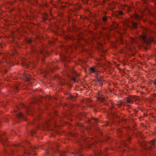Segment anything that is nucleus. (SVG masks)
I'll list each match as a JSON object with an SVG mask.
<instances>
[{
	"label": "nucleus",
	"mask_w": 156,
	"mask_h": 156,
	"mask_svg": "<svg viewBox=\"0 0 156 156\" xmlns=\"http://www.w3.org/2000/svg\"><path fill=\"white\" fill-rule=\"evenodd\" d=\"M139 38L144 43L147 44L153 41V39L149 37L147 34L144 32H143L142 34L139 36Z\"/></svg>",
	"instance_id": "1"
},
{
	"label": "nucleus",
	"mask_w": 156,
	"mask_h": 156,
	"mask_svg": "<svg viewBox=\"0 0 156 156\" xmlns=\"http://www.w3.org/2000/svg\"><path fill=\"white\" fill-rule=\"evenodd\" d=\"M40 147H37L36 146H31V147L29 149L26 148L24 147L22 145V148H23V152L25 154H30L31 153L30 152V151L31 150L33 151L35 150H37V149H39Z\"/></svg>",
	"instance_id": "2"
},
{
	"label": "nucleus",
	"mask_w": 156,
	"mask_h": 156,
	"mask_svg": "<svg viewBox=\"0 0 156 156\" xmlns=\"http://www.w3.org/2000/svg\"><path fill=\"white\" fill-rule=\"evenodd\" d=\"M23 107L25 108L28 114H30V112H32L33 110L32 104H30L27 106L23 105Z\"/></svg>",
	"instance_id": "3"
},
{
	"label": "nucleus",
	"mask_w": 156,
	"mask_h": 156,
	"mask_svg": "<svg viewBox=\"0 0 156 156\" xmlns=\"http://www.w3.org/2000/svg\"><path fill=\"white\" fill-rule=\"evenodd\" d=\"M156 145V142L153 140L149 142L147 145L148 149L149 150H152L153 146Z\"/></svg>",
	"instance_id": "4"
},
{
	"label": "nucleus",
	"mask_w": 156,
	"mask_h": 156,
	"mask_svg": "<svg viewBox=\"0 0 156 156\" xmlns=\"http://www.w3.org/2000/svg\"><path fill=\"white\" fill-rule=\"evenodd\" d=\"M22 145H20V146L18 144H15V145H14V146H13L12 147V149L11 150V153H14V150H13V149H15H15H16V150L17 149V150H18V149H17L18 148L20 149V148L21 147L22 148Z\"/></svg>",
	"instance_id": "5"
},
{
	"label": "nucleus",
	"mask_w": 156,
	"mask_h": 156,
	"mask_svg": "<svg viewBox=\"0 0 156 156\" xmlns=\"http://www.w3.org/2000/svg\"><path fill=\"white\" fill-rule=\"evenodd\" d=\"M0 138L2 143L4 144V145H6L7 144V141L6 138H3L1 136H0Z\"/></svg>",
	"instance_id": "6"
},
{
	"label": "nucleus",
	"mask_w": 156,
	"mask_h": 156,
	"mask_svg": "<svg viewBox=\"0 0 156 156\" xmlns=\"http://www.w3.org/2000/svg\"><path fill=\"white\" fill-rule=\"evenodd\" d=\"M17 117L19 119H24L25 117L22 113L20 112L17 115Z\"/></svg>",
	"instance_id": "7"
},
{
	"label": "nucleus",
	"mask_w": 156,
	"mask_h": 156,
	"mask_svg": "<svg viewBox=\"0 0 156 156\" xmlns=\"http://www.w3.org/2000/svg\"><path fill=\"white\" fill-rule=\"evenodd\" d=\"M90 70L91 73H94L95 74L98 75V72L93 67L90 68Z\"/></svg>",
	"instance_id": "8"
},
{
	"label": "nucleus",
	"mask_w": 156,
	"mask_h": 156,
	"mask_svg": "<svg viewBox=\"0 0 156 156\" xmlns=\"http://www.w3.org/2000/svg\"><path fill=\"white\" fill-rule=\"evenodd\" d=\"M102 20L105 23H106L107 21L108 20V18L107 16H103L102 17Z\"/></svg>",
	"instance_id": "9"
},
{
	"label": "nucleus",
	"mask_w": 156,
	"mask_h": 156,
	"mask_svg": "<svg viewBox=\"0 0 156 156\" xmlns=\"http://www.w3.org/2000/svg\"><path fill=\"white\" fill-rule=\"evenodd\" d=\"M25 78H26V80L27 81H29L30 80V75H25Z\"/></svg>",
	"instance_id": "10"
},
{
	"label": "nucleus",
	"mask_w": 156,
	"mask_h": 156,
	"mask_svg": "<svg viewBox=\"0 0 156 156\" xmlns=\"http://www.w3.org/2000/svg\"><path fill=\"white\" fill-rule=\"evenodd\" d=\"M97 82H98L100 84L102 85V82L101 80L99 78H97Z\"/></svg>",
	"instance_id": "11"
},
{
	"label": "nucleus",
	"mask_w": 156,
	"mask_h": 156,
	"mask_svg": "<svg viewBox=\"0 0 156 156\" xmlns=\"http://www.w3.org/2000/svg\"><path fill=\"white\" fill-rule=\"evenodd\" d=\"M132 25L134 28H136V27L137 24L136 23H132Z\"/></svg>",
	"instance_id": "12"
},
{
	"label": "nucleus",
	"mask_w": 156,
	"mask_h": 156,
	"mask_svg": "<svg viewBox=\"0 0 156 156\" xmlns=\"http://www.w3.org/2000/svg\"><path fill=\"white\" fill-rule=\"evenodd\" d=\"M125 102L128 103H130L131 102V101L130 99L127 98L126 100L125 101Z\"/></svg>",
	"instance_id": "13"
},
{
	"label": "nucleus",
	"mask_w": 156,
	"mask_h": 156,
	"mask_svg": "<svg viewBox=\"0 0 156 156\" xmlns=\"http://www.w3.org/2000/svg\"><path fill=\"white\" fill-rule=\"evenodd\" d=\"M51 151V149H50V150H49V151H48L47 152L48 154H49L50 155H52V151Z\"/></svg>",
	"instance_id": "14"
},
{
	"label": "nucleus",
	"mask_w": 156,
	"mask_h": 156,
	"mask_svg": "<svg viewBox=\"0 0 156 156\" xmlns=\"http://www.w3.org/2000/svg\"><path fill=\"white\" fill-rule=\"evenodd\" d=\"M69 98H70V99L72 100H74L75 99V97H73L71 95H70L69 96Z\"/></svg>",
	"instance_id": "15"
},
{
	"label": "nucleus",
	"mask_w": 156,
	"mask_h": 156,
	"mask_svg": "<svg viewBox=\"0 0 156 156\" xmlns=\"http://www.w3.org/2000/svg\"><path fill=\"white\" fill-rule=\"evenodd\" d=\"M102 152L101 151H98V152H97V156H99L100 155H101V154H102Z\"/></svg>",
	"instance_id": "16"
},
{
	"label": "nucleus",
	"mask_w": 156,
	"mask_h": 156,
	"mask_svg": "<svg viewBox=\"0 0 156 156\" xmlns=\"http://www.w3.org/2000/svg\"><path fill=\"white\" fill-rule=\"evenodd\" d=\"M27 42L29 43H31L32 42V40L31 39H29L27 40Z\"/></svg>",
	"instance_id": "17"
},
{
	"label": "nucleus",
	"mask_w": 156,
	"mask_h": 156,
	"mask_svg": "<svg viewBox=\"0 0 156 156\" xmlns=\"http://www.w3.org/2000/svg\"><path fill=\"white\" fill-rule=\"evenodd\" d=\"M65 152H62L60 154V156H65L66 155L65 154Z\"/></svg>",
	"instance_id": "18"
},
{
	"label": "nucleus",
	"mask_w": 156,
	"mask_h": 156,
	"mask_svg": "<svg viewBox=\"0 0 156 156\" xmlns=\"http://www.w3.org/2000/svg\"><path fill=\"white\" fill-rule=\"evenodd\" d=\"M118 14L119 15H123V12L122 11H120L118 12Z\"/></svg>",
	"instance_id": "19"
},
{
	"label": "nucleus",
	"mask_w": 156,
	"mask_h": 156,
	"mask_svg": "<svg viewBox=\"0 0 156 156\" xmlns=\"http://www.w3.org/2000/svg\"><path fill=\"white\" fill-rule=\"evenodd\" d=\"M72 80L74 82H76V78L75 77H73L72 78Z\"/></svg>",
	"instance_id": "20"
},
{
	"label": "nucleus",
	"mask_w": 156,
	"mask_h": 156,
	"mask_svg": "<svg viewBox=\"0 0 156 156\" xmlns=\"http://www.w3.org/2000/svg\"><path fill=\"white\" fill-rule=\"evenodd\" d=\"M4 56L5 57H6V58H8V55H6V54H5L4 55Z\"/></svg>",
	"instance_id": "21"
},
{
	"label": "nucleus",
	"mask_w": 156,
	"mask_h": 156,
	"mask_svg": "<svg viewBox=\"0 0 156 156\" xmlns=\"http://www.w3.org/2000/svg\"><path fill=\"white\" fill-rule=\"evenodd\" d=\"M71 72V73H74V70L73 69H71L70 70Z\"/></svg>",
	"instance_id": "22"
},
{
	"label": "nucleus",
	"mask_w": 156,
	"mask_h": 156,
	"mask_svg": "<svg viewBox=\"0 0 156 156\" xmlns=\"http://www.w3.org/2000/svg\"><path fill=\"white\" fill-rule=\"evenodd\" d=\"M135 17L136 18H138V16L137 15H136L135 16Z\"/></svg>",
	"instance_id": "23"
},
{
	"label": "nucleus",
	"mask_w": 156,
	"mask_h": 156,
	"mask_svg": "<svg viewBox=\"0 0 156 156\" xmlns=\"http://www.w3.org/2000/svg\"><path fill=\"white\" fill-rule=\"evenodd\" d=\"M46 126V127H48L49 126V124H48V123H47Z\"/></svg>",
	"instance_id": "24"
},
{
	"label": "nucleus",
	"mask_w": 156,
	"mask_h": 156,
	"mask_svg": "<svg viewBox=\"0 0 156 156\" xmlns=\"http://www.w3.org/2000/svg\"><path fill=\"white\" fill-rule=\"evenodd\" d=\"M154 83L155 85H156V82H154Z\"/></svg>",
	"instance_id": "25"
},
{
	"label": "nucleus",
	"mask_w": 156,
	"mask_h": 156,
	"mask_svg": "<svg viewBox=\"0 0 156 156\" xmlns=\"http://www.w3.org/2000/svg\"><path fill=\"white\" fill-rule=\"evenodd\" d=\"M5 121H8V119H5Z\"/></svg>",
	"instance_id": "26"
},
{
	"label": "nucleus",
	"mask_w": 156,
	"mask_h": 156,
	"mask_svg": "<svg viewBox=\"0 0 156 156\" xmlns=\"http://www.w3.org/2000/svg\"><path fill=\"white\" fill-rule=\"evenodd\" d=\"M41 54H42V52L41 51Z\"/></svg>",
	"instance_id": "27"
},
{
	"label": "nucleus",
	"mask_w": 156,
	"mask_h": 156,
	"mask_svg": "<svg viewBox=\"0 0 156 156\" xmlns=\"http://www.w3.org/2000/svg\"><path fill=\"white\" fill-rule=\"evenodd\" d=\"M36 120H37V118H36Z\"/></svg>",
	"instance_id": "28"
},
{
	"label": "nucleus",
	"mask_w": 156,
	"mask_h": 156,
	"mask_svg": "<svg viewBox=\"0 0 156 156\" xmlns=\"http://www.w3.org/2000/svg\"><path fill=\"white\" fill-rule=\"evenodd\" d=\"M22 156H23V155H22Z\"/></svg>",
	"instance_id": "29"
},
{
	"label": "nucleus",
	"mask_w": 156,
	"mask_h": 156,
	"mask_svg": "<svg viewBox=\"0 0 156 156\" xmlns=\"http://www.w3.org/2000/svg\"><path fill=\"white\" fill-rule=\"evenodd\" d=\"M1 136V135H0V136Z\"/></svg>",
	"instance_id": "30"
}]
</instances>
